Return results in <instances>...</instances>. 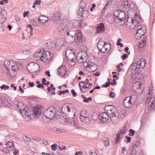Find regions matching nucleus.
<instances>
[{
  "label": "nucleus",
  "mask_w": 155,
  "mask_h": 155,
  "mask_svg": "<svg viewBox=\"0 0 155 155\" xmlns=\"http://www.w3.org/2000/svg\"><path fill=\"white\" fill-rule=\"evenodd\" d=\"M142 84L139 82H136L134 85L133 88L137 92L140 93H142L143 91V88L141 87Z\"/></svg>",
  "instance_id": "f3484780"
},
{
  "label": "nucleus",
  "mask_w": 155,
  "mask_h": 155,
  "mask_svg": "<svg viewBox=\"0 0 155 155\" xmlns=\"http://www.w3.org/2000/svg\"><path fill=\"white\" fill-rule=\"evenodd\" d=\"M142 35L140 34L137 31L135 35V38L138 40L140 39L143 36L141 35Z\"/></svg>",
  "instance_id": "58836bf2"
},
{
  "label": "nucleus",
  "mask_w": 155,
  "mask_h": 155,
  "mask_svg": "<svg viewBox=\"0 0 155 155\" xmlns=\"http://www.w3.org/2000/svg\"><path fill=\"white\" fill-rule=\"evenodd\" d=\"M68 36H70L72 37V38H76L77 35H73L72 34H69L68 33H66V35Z\"/></svg>",
  "instance_id": "4d7b16f0"
},
{
  "label": "nucleus",
  "mask_w": 155,
  "mask_h": 155,
  "mask_svg": "<svg viewBox=\"0 0 155 155\" xmlns=\"http://www.w3.org/2000/svg\"><path fill=\"white\" fill-rule=\"evenodd\" d=\"M71 109V110L70 111V113L66 114L65 117V119H66V121L72 124L71 120L72 119H73V118L74 117L75 113L73 110V109Z\"/></svg>",
  "instance_id": "2eb2a0df"
},
{
  "label": "nucleus",
  "mask_w": 155,
  "mask_h": 155,
  "mask_svg": "<svg viewBox=\"0 0 155 155\" xmlns=\"http://www.w3.org/2000/svg\"><path fill=\"white\" fill-rule=\"evenodd\" d=\"M6 145L7 150L11 151L15 150V146L13 142L12 141H8L6 143Z\"/></svg>",
  "instance_id": "b1692460"
},
{
  "label": "nucleus",
  "mask_w": 155,
  "mask_h": 155,
  "mask_svg": "<svg viewBox=\"0 0 155 155\" xmlns=\"http://www.w3.org/2000/svg\"><path fill=\"white\" fill-rule=\"evenodd\" d=\"M65 42L68 44L72 43L74 41L76 42L81 43L83 41L82 34L81 33V31L80 30H78V33L77 35L76 38H72L70 36L66 35L65 37Z\"/></svg>",
  "instance_id": "423d86ee"
},
{
  "label": "nucleus",
  "mask_w": 155,
  "mask_h": 155,
  "mask_svg": "<svg viewBox=\"0 0 155 155\" xmlns=\"http://www.w3.org/2000/svg\"><path fill=\"white\" fill-rule=\"evenodd\" d=\"M2 151H3V152H4V153H7L8 152H9V151H10V150H7V147H6V148H4L2 150Z\"/></svg>",
  "instance_id": "13d9d810"
},
{
  "label": "nucleus",
  "mask_w": 155,
  "mask_h": 155,
  "mask_svg": "<svg viewBox=\"0 0 155 155\" xmlns=\"http://www.w3.org/2000/svg\"><path fill=\"white\" fill-rule=\"evenodd\" d=\"M146 40L145 38H144L143 40L140 42L139 46V48H143V47L146 45Z\"/></svg>",
  "instance_id": "2f4dec72"
},
{
  "label": "nucleus",
  "mask_w": 155,
  "mask_h": 155,
  "mask_svg": "<svg viewBox=\"0 0 155 155\" xmlns=\"http://www.w3.org/2000/svg\"><path fill=\"white\" fill-rule=\"evenodd\" d=\"M106 45V46H105V47H104V48L101 49L100 50V52H101L102 53H104L106 51L110 50L111 48L110 45L107 43V45Z\"/></svg>",
  "instance_id": "c756f323"
},
{
  "label": "nucleus",
  "mask_w": 155,
  "mask_h": 155,
  "mask_svg": "<svg viewBox=\"0 0 155 155\" xmlns=\"http://www.w3.org/2000/svg\"><path fill=\"white\" fill-rule=\"evenodd\" d=\"M80 8H81L82 11L84 9L86 6V4L83 1H81L80 3Z\"/></svg>",
  "instance_id": "c9c22d12"
},
{
  "label": "nucleus",
  "mask_w": 155,
  "mask_h": 155,
  "mask_svg": "<svg viewBox=\"0 0 155 155\" xmlns=\"http://www.w3.org/2000/svg\"><path fill=\"white\" fill-rule=\"evenodd\" d=\"M90 69L91 71V72H93L96 70V68H94L93 66L92 65L90 67Z\"/></svg>",
  "instance_id": "603ef678"
},
{
  "label": "nucleus",
  "mask_w": 155,
  "mask_h": 155,
  "mask_svg": "<svg viewBox=\"0 0 155 155\" xmlns=\"http://www.w3.org/2000/svg\"><path fill=\"white\" fill-rule=\"evenodd\" d=\"M0 88L2 89H4V90H5L7 89H8L9 88V86H8L6 85L5 84H4L1 86Z\"/></svg>",
  "instance_id": "de8ad7c7"
},
{
  "label": "nucleus",
  "mask_w": 155,
  "mask_h": 155,
  "mask_svg": "<svg viewBox=\"0 0 155 155\" xmlns=\"http://www.w3.org/2000/svg\"><path fill=\"white\" fill-rule=\"evenodd\" d=\"M66 25L63 23L59 24L57 26L56 31L59 34L62 33V31L64 30V29L66 27Z\"/></svg>",
  "instance_id": "4be33fe9"
},
{
  "label": "nucleus",
  "mask_w": 155,
  "mask_h": 155,
  "mask_svg": "<svg viewBox=\"0 0 155 155\" xmlns=\"http://www.w3.org/2000/svg\"><path fill=\"white\" fill-rule=\"evenodd\" d=\"M150 95V93L148 94V98L146 101V104L147 103L148 110H151L154 109L155 107V98L154 97H151L149 98Z\"/></svg>",
  "instance_id": "1a4fd4ad"
},
{
  "label": "nucleus",
  "mask_w": 155,
  "mask_h": 155,
  "mask_svg": "<svg viewBox=\"0 0 155 155\" xmlns=\"http://www.w3.org/2000/svg\"><path fill=\"white\" fill-rule=\"evenodd\" d=\"M122 41V39L121 38H118L117 39V45H119L121 43L120 42V41Z\"/></svg>",
  "instance_id": "774afa93"
},
{
  "label": "nucleus",
  "mask_w": 155,
  "mask_h": 155,
  "mask_svg": "<svg viewBox=\"0 0 155 155\" xmlns=\"http://www.w3.org/2000/svg\"><path fill=\"white\" fill-rule=\"evenodd\" d=\"M145 60L144 59H141L135 63H133L131 65V68L133 70L142 68L145 66Z\"/></svg>",
  "instance_id": "6e6552de"
},
{
  "label": "nucleus",
  "mask_w": 155,
  "mask_h": 155,
  "mask_svg": "<svg viewBox=\"0 0 155 155\" xmlns=\"http://www.w3.org/2000/svg\"><path fill=\"white\" fill-rule=\"evenodd\" d=\"M122 5L124 6V7L128 8L129 7V4L127 0H123L122 2Z\"/></svg>",
  "instance_id": "72a5a7b5"
},
{
  "label": "nucleus",
  "mask_w": 155,
  "mask_h": 155,
  "mask_svg": "<svg viewBox=\"0 0 155 155\" xmlns=\"http://www.w3.org/2000/svg\"><path fill=\"white\" fill-rule=\"evenodd\" d=\"M77 31L76 27L74 25H72V26H69L67 28L66 33L77 35Z\"/></svg>",
  "instance_id": "6ab92c4d"
},
{
  "label": "nucleus",
  "mask_w": 155,
  "mask_h": 155,
  "mask_svg": "<svg viewBox=\"0 0 155 155\" xmlns=\"http://www.w3.org/2000/svg\"><path fill=\"white\" fill-rule=\"evenodd\" d=\"M18 64L15 63H14L13 69H11L13 71H16L17 70H18Z\"/></svg>",
  "instance_id": "ea45409f"
},
{
  "label": "nucleus",
  "mask_w": 155,
  "mask_h": 155,
  "mask_svg": "<svg viewBox=\"0 0 155 155\" xmlns=\"http://www.w3.org/2000/svg\"><path fill=\"white\" fill-rule=\"evenodd\" d=\"M5 21V19L4 18H2L0 20V23L2 24Z\"/></svg>",
  "instance_id": "680f3d73"
},
{
  "label": "nucleus",
  "mask_w": 155,
  "mask_h": 155,
  "mask_svg": "<svg viewBox=\"0 0 155 155\" xmlns=\"http://www.w3.org/2000/svg\"><path fill=\"white\" fill-rule=\"evenodd\" d=\"M127 54H124L122 56H121V58L123 60H124L128 57Z\"/></svg>",
  "instance_id": "864d4df0"
},
{
  "label": "nucleus",
  "mask_w": 155,
  "mask_h": 155,
  "mask_svg": "<svg viewBox=\"0 0 155 155\" xmlns=\"http://www.w3.org/2000/svg\"><path fill=\"white\" fill-rule=\"evenodd\" d=\"M115 94L114 92L111 91L109 94V96L110 98H114L115 97Z\"/></svg>",
  "instance_id": "09e8293b"
},
{
  "label": "nucleus",
  "mask_w": 155,
  "mask_h": 155,
  "mask_svg": "<svg viewBox=\"0 0 155 155\" xmlns=\"http://www.w3.org/2000/svg\"><path fill=\"white\" fill-rule=\"evenodd\" d=\"M107 45V42H104L100 40L97 43V47L99 49V51L101 49L104 48V47H105Z\"/></svg>",
  "instance_id": "a878e982"
},
{
  "label": "nucleus",
  "mask_w": 155,
  "mask_h": 155,
  "mask_svg": "<svg viewBox=\"0 0 155 155\" xmlns=\"http://www.w3.org/2000/svg\"><path fill=\"white\" fill-rule=\"evenodd\" d=\"M88 58L87 52L81 51L78 53L76 56V60L79 63H87Z\"/></svg>",
  "instance_id": "0eeeda50"
},
{
  "label": "nucleus",
  "mask_w": 155,
  "mask_h": 155,
  "mask_svg": "<svg viewBox=\"0 0 155 155\" xmlns=\"http://www.w3.org/2000/svg\"><path fill=\"white\" fill-rule=\"evenodd\" d=\"M97 33H102L104 30V26L103 23H101L97 26L96 27Z\"/></svg>",
  "instance_id": "393cba45"
},
{
  "label": "nucleus",
  "mask_w": 155,
  "mask_h": 155,
  "mask_svg": "<svg viewBox=\"0 0 155 155\" xmlns=\"http://www.w3.org/2000/svg\"><path fill=\"white\" fill-rule=\"evenodd\" d=\"M120 134L119 133V132L117 134L116 137L115 139V142L116 144H117L118 143V141L120 137Z\"/></svg>",
  "instance_id": "79ce46f5"
},
{
  "label": "nucleus",
  "mask_w": 155,
  "mask_h": 155,
  "mask_svg": "<svg viewBox=\"0 0 155 155\" xmlns=\"http://www.w3.org/2000/svg\"><path fill=\"white\" fill-rule=\"evenodd\" d=\"M130 101H131L130 100V99L128 97H127L123 100V105L125 107H130L133 105Z\"/></svg>",
  "instance_id": "412c9836"
},
{
  "label": "nucleus",
  "mask_w": 155,
  "mask_h": 155,
  "mask_svg": "<svg viewBox=\"0 0 155 155\" xmlns=\"http://www.w3.org/2000/svg\"><path fill=\"white\" fill-rule=\"evenodd\" d=\"M71 109L68 106H63L61 109L62 112L64 114V115H63V116L64 117L66 114L70 113V111L71 110Z\"/></svg>",
  "instance_id": "5701e85b"
},
{
  "label": "nucleus",
  "mask_w": 155,
  "mask_h": 155,
  "mask_svg": "<svg viewBox=\"0 0 155 155\" xmlns=\"http://www.w3.org/2000/svg\"><path fill=\"white\" fill-rule=\"evenodd\" d=\"M110 83L109 82H107L106 83V84L103 85V87H107L110 86Z\"/></svg>",
  "instance_id": "bf43d9fd"
},
{
  "label": "nucleus",
  "mask_w": 155,
  "mask_h": 155,
  "mask_svg": "<svg viewBox=\"0 0 155 155\" xmlns=\"http://www.w3.org/2000/svg\"><path fill=\"white\" fill-rule=\"evenodd\" d=\"M34 57L35 60L41 61L45 62L47 61L50 60L51 58V52L49 51H40L35 52Z\"/></svg>",
  "instance_id": "f257e3e1"
},
{
  "label": "nucleus",
  "mask_w": 155,
  "mask_h": 155,
  "mask_svg": "<svg viewBox=\"0 0 155 155\" xmlns=\"http://www.w3.org/2000/svg\"><path fill=\"white\" fill-rule=\"evenodd\" d=\"M29 12H30L29 11H28L27 12V11L25 12H24V17H25L27 16Z\"/></svg>",
  "instance_id": "69168bd1"
},
{
  "label": "nucleus",
  "mask_w": 155,
  "mask_h": 155,
  "mask_svg": "<svg viewBox=\"0 0 155 155\" xmlns=\"http://www.w3.org/2000/svg\"><path fill=\"white\" fill-rule=\"evenodd\" d=\"M140 22L141 19L139 16H137L133 19H131V23L133 25L135 26L138 25L137 31L143 36L146 32V28L144 26H140Z\"/></svg>",
  "instance_id": "39448f33"
},
{
  "label": "nucleus",
  "mask_w": 155,
  "mask_h": 155,
  "mask_svg": "<svg viewBox=\"0 0 155 155\" xmlns=\"http://www.w3.org/2000/svg\"><path fill=\"white\" fill-rule=\"evenodd\" d=\"M58 70V72L60 76L62 77H65L66 76V71L65 70V66L64 65L60 66Z\"/></svg>",
  "instance_id": "aec40b11"
},
{
  "label": "nucleus",
  "mask_w": 155,
  "mask_h": 155,
  "mask_svg": "<svg viewBox=\"0 0 155 155\" xmlns=\"http://www.w3.org/2000/svg\"><path fill=\"white\" fill-rule=\"evenodd\" d=\"M82 16L83 17L87 18V17L88 15V11L87 10H84L83 11L82 13H81Z\"/></svg>",
  "instance_id": "f704fd0d"
},
{
  "label": "nucleus",
  "mask_w": 155,
  "mask_h": 155,
  "mask_svg": "<svg viewBox=\"0 0 155 155\" xmlns=\"http://www.w3.org/2000/svg\"><path fill=\"white\" fill-rule=\"evenodd\" d=\"M14 63H16L15 61H12L6 60L5 61L4 65L8 71H10L11 69H13Z\"/></svg>",
  "instance_id": "a211bd4d"
},
{
  "label": "nucleus",
  "mask_w": 155,
  "mask_h": 155,
  "mask_svg": "<svg viewBox=\"0 0 155 155\" xmlns=\"http://www.w3.org/2000/svg\"><path fill=\"white\" fill-rule=\"evenodd\" d=\"M114 112L111 113V115H110L109 117L112 122L114 124H116L119 121V118L118 116V114L115 113L114 108L113 109Z\"/></svg>",
  "instance_id": "ddd939ff"
},
{
  "label": "nucleus",
  "mask_w": 155,
  "mask_h": 155,
  "mask_svg": "<svg viewBox=\"0 0 155 155\" xmlns=\"http://www.w3.org/2000/svg\"><path fill=\"white\" fill-rule=\"evenodd\" d=\"M61 110L58 108H54L50 107L47 108L44 112L45 116L47 118L51 119L57 118V116H59L61 114Z\"/></svg>",
  "instance_id": "f03ea898"
},
{
  "label": "nucleus",
  "mask_w": 155,
  "mask_h": 155,
  "mask_svg": "<svg viewBox=\"0 0 155 155\" xmlns=\"http://www.w3.org/2000/svg\"><path fill=\"white\" fill-rule=\"evenodd\" d=\"M41 1L38 0H35V2L34 3V4L35 5H36V4H38V5H40L41 3Z\"/></svg>",
  "instance_id": "5fc2aeb1"
},
{
  "label": "nucleus",
  "mask_w": 155,
  "mask_h": 155,
  "mask_svg": "<svg viewBox=\"0 0 155 155\" xmlns=\"http://www.w3.org/2000/svg\"><path fill=\"white\" fill-rule=\"evenodd\" d=\"M80 87V90L81 92L83 93H86L87 91L88 90L85 89L84 91L81 89V87L83 88L86 89H89L92 86V84L89 82H85L81 81L79 84Z\"/></svg>",
  "instance_id": "9b49d317"
},
{
  "label": "nucleus",
  "mask_w": 155,
  "mask_h": 155,
  "mask_svg": "<svg viewBox=\"0 0 155 155\" xmlns=\"http://www.w3.org/2000/svg\"><path fill=\"white\" fill-rule=\"evenodd\" d=\"M62 17V15L61 12L58 11H56L54 14V15L51 17V19L54 21H61V18Z\"/></svg>",
  "instance_id": "dca6fc26"
},
{
  "label": "nucleus",
  "mask_w": 155,
  "mask_h": 155,
  "mask_svg": "<svg viewBox=\"0 0 155 155\" xmlns=\"http://www.w3.org/2000/svg\"><path fill=\"white\" fill-rule=\"evenodd\" d=\"M38 66L37 64L31 62L27 65V69L30 73H32L36 71L37 67Z\"/></svg>",
  "instance_id": "4468645a"
},
{
  "label": "nucleus",
  "mask_w": 155,
  "mask_h": 155,
  "mask_svg": "<svg viewBox=\"0 0 155 155\" xmlns=\"http://www.w3.org/2000/svg\"><path fill=\"white\" fill-rule=\"evenodd\" d=\"M107 140H106L105 139H104L102 140V141L104 143V144L105 146L106 147H108L110 143L109 142L108 140V139H107Z\"/></svg>",
  "instance_id": "4c0bfd02"
},
{
  "label": "nucleus",
  "mask_w": 155,
  "mask_h": 155,
  "mask_svg": "<svg viewBox=\"0 0 155 155\" xmlns=\"http://www.w3.org/2000/svg\"><path fill=\"white\" fill-rule=\"evenodd\" d=\"M89 115L87 113L85 110H82L81 112L80 118L81 120L84 122L86 123L89 121L88 117Z\"/></svg>",
  "instance_id": "f8f14e48"
},
{
  "label": "nucleus",
  "mask_w": 155,
  "mask_h": 155,
  "mask_svg": "<svg viewBox=\"0 0 155 155\" xmlns=\"http://www.w3.org/2000/svg\"><path fill=\"white\" fill-rule=\"evenodd\" d=\"M113 109L114 107L112 106L106 107L105 109L106 112L100 113L98 116L100 120L104 123L107 122L109 120L110 115H111V113L114 112L113 111Z\"/></svg>",
  "instance_id": "20e7f679"
},
{
  "label": "nucleus",
  "mask_w": 155,
  "mask_h": 155,
  "mask_svg": "<svg viewBox=\"0 0 155 155\" xmlns=\"http://www.w3.org/2000/svg\"><path fill=\"white\" fill-rule=\"evenodd\" d=\"M4 103L5 106L10 107L13 104V103L10 100L5 99L4 100Z\"/></svg>",
  "instance_id": "cd10ccee"
},
{
  "label": "nucleus",
  "mask_w": 155,
  "mask_h": 155,
  "mask_svg": "<svg viewBox=\"0 0 155 155\" xmlns=\"http://www.w3.org/2000/svg\"><path fill=\"white\" fill-rule=\"evenodd\" d=\"M43 17H39L38 19V21L41 23H45L48 21V18L46 16H45V20H44L42 18Z\"/></svg>",
  "instance_id": "473e14b6"
},
{
  "label": "nucleus",
  "mask_w": 155,
  "mask_h": 155,
  "mask_svg": "<svg viewBox=\"0 0 155 155\" xmlns=\"http://www.w3.org/2000/svg\"><path fill=\"white\" fill-rule=\"evenodd\" d=\"M127 128L125 127L124 126L122 128V129L120 130V132L119 133L120 134H123L124 135L126 131L127 130Z\"/></svg>",
  "instance_id": "e433bc0d"
},
{
  "label": "nucleus",
  "mask_w": 155,
  "mask_h": 155,
  "mask_svg": "<svg viewBox=\"0 0 155 155\" xmlns=\"http://www.w3.org/2000/svg\"><path fill=\"white\" fill-rule=\"evenodd\" d=\"M28 84L30 87H32L34 85V83L33 82H31V81L29 82Z\"/></svg>",
  "instance_id": "052dcab7"
},
{
  "label": "nucleus",
  "mask_w": 155,
  "mask_h": 155,
  "mask_svg": "<svg viewBox=\"0 0 155 155\" xmlns=\"http://www.w3.org/2000/svg\"><path fill=\"white\" fill-rule=\"evenodd\" d=\"M68 51L67 50L66 52V57L67 58V60L68 62V63H69V64L71 65H73L74 64L75 62L74 61V59L72 58H68L67 56V55H68Z\"/></svg>",
  "instance_id": "bb28decb"
},
{
  "label": "nucleus",
  "mask_w": 155,
  "mask_h": 155,
  "mask_svg": "<svg viewBox=\"0 0 155 155\" xmlns=\"http://www.w3.org/2000/svg\"><path fill=\"white\" fill-rule=\"evenodd\" d=\"M100 74V73L98 71H97L96 73H94L93 75L95 76H98Z\"/></svg>",
  "instance_id": "0e129e2a"
},
{
  "label": "nucleus",
  "mask_w": 155,
  "mask_h": 155,
  "mask_svg": "<svg viewBox=\"0 0 155 155\" xmlns=\"http://www.w3.org/2000/svg\"><path fill=\"white\" fill-rule=\"evenodd\" d=\"M129 132L130 133L128 135L130 136H133L134 135V133H135V131H134L132 129H130Z\"/></svg>",
  "instance_id": "49530a36"
},
{
  "label": "nucleus",
  "mask_w": 155,
  "mask_h": 155,
  "mask_svg": "<svg viewBox=\"0 0 155 155\" xmlns=\"http://www.w3.org/2000/svg\"><path fill=\"white\" fill-rule=\"evenodd\" d=\"M127 140L126 141V143H128L130 141L131 138L130 137H127Z\"/></svg>",
  "instance_id": "e2e57ef3"
},
{
  "label": "nucleus",
  "mask_w": 155,
  "mask_h": 155,
  "mask_svg": "<svg viewBox=\"0 0 155 155\" xmlns=\"http://www.w3.org/2000/svg\"><path fill=\"white\" fill-rule=\"evenodd\" d=\"M114 19L115 22L119 25H123L126 17L125 13L120 10H116L114 12Z\"/></svg>",
  "instance_id": "7ed1b4c3"
},
{
  "label": "nucleus",
  "mask_w": 155,
  "mask_h": 155,
  "mask_svg": "<svg viewBox=\"0 0 155 155\" xmlns=\"http://www.w3.org/2000/svg\"><path fill=\"white\" fill-rule=\"evenodd\" d=\"M19 91H20L22 93H24V91L21 88V86H20L19 87Z\"/></svg>",
  "instance_id": "338daca9"
},
{
  "label": "nucleus",
  "mask_w": 155,
  "mask_h": 155,
  "mask_svg": "<svg viewBox=\"0 0 155 155\" xmlns=\"http://www.w3.org/2000/svg\"><path fill=\"white\" fill-rule=\"evenodd\" d=\"M30 52V51L29 50L27 49H25L23 50L22 51V53L24 54L27 55Z\"/></svg>",
  "instance_id": "8fccbe9b"
},
{
  "label": "nucleus",
  "mask_w": 155,
  "mask_h": 155,
  "mask_svg": "<svg viewBox=\"0 0 155 155\" xmlns=\"http://www.w3.org/2000/svg\"><path fill=\"white\" fill-rule=\"evenodd\" d=\"M71 93L73 94V97H75L76 96V93L75 92V91L73 89H72L71 90Z\"/></svg>",
  "instance_id": "6e6d98bb"
},
{
  "label": "nucleus",
  "mask_w": 155,
  "mask_h": 155,
  "mask_svg": "<svg viewBox=\"0 0 155 155\" xmlns=\"http://www.w3.org/2000/svg\"><path fill=\"white\" fill-rule=\"evenodd\" d=\"M128 97L130 99V100L131 101H130L133 105L135 104L137 98V96L136 94L132 95L130 96H128Z\"/></svg>",
  "instance_id": "c85d7f7f"
},
{
  "label": "nucleus",
  "mask_w": 155,
  "mask_h": 155,
  "mask_svg": "<svg viewBox=\"0 0 155 155\" xmlns=\"http://www.w3.org/2000/svg\"><path fill=\"white\" fill-rule=\"evenodd\" d=\"M17 106L21 113H22L24 112L25 115L28 114L29 109L27 108L26 104L22 102H18L17 105Z\"/></svg>",
  "instance_id": "9d476101"
},
{
  "label": "nucleus",
  "mask_w": 155,
  "mask_h": 155,
  "mask_svg": "<svg viewBox=\"0 0 155 155\" xmlns=\"http://www.w3.org/2000/svg\"><path fill=\"white\" fill-rule=\"evenodd\" d=\"M141 74L140 73H136L135 74H133L132 75L131 77L133 78H134V79H138L139 78L137 77V75H140Z\"/></svg>",
  "instance_id": "37998d69"
},
{
  "label": "nucleus",
  "mask_w": 155,
  "mask_h": 155,
  "mask_svg": "<svg viewBox=\"0 0 155 155\" xmlns=\"http://www.w3.org/2000/svg\"><path fill=\"white\" fill-rule=\"evenodd\" d=\"M136 6L135 4L134 3H132L129 5V7L130 6V8L132 9L135 10V8Z\"/></svg>",
  "instance_id": "a18cd8bd"
},
{
  "label": "nucleus",
  "mask_w": 155,
  "mask_h": 155,
  "mask_svg": "<svg viewBox=\"0 0 155 155\" xmlns=\"http://www.w3.org/2000/svg\"><path fill=\"white\" fill-rule=\"evenodd\" d=\"M52 149L53 150H56V148H57V145L56 143L52 145L51 146Z\"/></svg>",
  "instance_id": "3c124183"
},
{
  "label": "nucleus",
  "mask_w": 155,
  "mask_h": 155,
  "mask_svg": "<svg viewBox=\"0 0 155 155\" xmlns=\"http://www.w3.org/2000/svg\"><path fill=\"white\" fill-rule=\"evenodd\" d=\"M63 41L61 38L57 39L56 42V45L60 48L63 45Z\"/></svg>",
  "instance_id": "7c9ffc66"
},
{
  "label": "nucleus",
  "mask_w": 155,
  "mask_h": 155,
  "mask_svg": "<svg viewBox=\"0 0 155 155\" xmlns=\"http://www.w3.org/2000/svg\"><path fill=\"white\" fill-rule=\"evenodd\" d=\"M22 138L25 142H29L31 141L30 139L25 136H23L22 137Z\"/></svg>",
  "instance_id": "c03bdc74"
},
{
  "label": "nucleus",
  "mask_w": 155,
  "mask_h": 155,
  "mask_svg": "<svg viewBox=\"0 0 155 155\" xmlns=\"http://www.w3.org/2000/svg\"><path fill=\"white\" fill-rule=\"evenodd\" d=\"M69 92V91L68 90H65L64 91H59V92L58 93V95H61L62 94H65V93H68Z\"/></svg>",
  "instance_id": "a19ab883"
}]
</instances>
